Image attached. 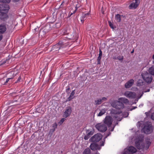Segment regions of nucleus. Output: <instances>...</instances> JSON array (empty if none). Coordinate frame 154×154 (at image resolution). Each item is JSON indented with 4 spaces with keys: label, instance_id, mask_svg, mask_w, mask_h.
Masks as SVG:
<instances>
[{
    "label": "nucleus",
    "instance_id": "obj_1",
    "mask_svg": "<svg viewBox=\"0 0 154 154\" xmlns=\"http://www.w3.org/2000/svg\"><path fill=\"white\" fill-rule=\"evenodd\" d=\"M119 100H115L112 103V106L114 108L118 109H123L125 107L123 103L125 104L129 103V100L125 97H120L118 99Z\"/></svg>",
    "mask_w": 154,
    "mask_h": 154
},
{
    "label": "nucleus",
    "instance_id": "obj_2",
    "mask_svg": "<svg viewBox=\"0 0 154 154\" xmlns=\"http://www.w3.org/2000/svg\"><path fill=\"white\" fill-rule=\"evenodd\" d=\"M67 45V43L65 42L60 41L58 44L54 45L51 48V50L54 52H55L56 53H58L59 49L61 48H63L66 47Z\"/></svg>",
    "mask_w": 154,
    "mask_h": 154
},
{
    "label": "nucleus",
    "instance_id": "obj_3",
    "mask_svg": "<svg viewBox=\"0 0 154 154\" xmlns=\"http://www.w3.org/2000/svg\"><path fill=\"white\" fill-rule=\"evenodd\" d=\"M141 75L142 78L146 82L149 84L152 82L153 78L152 76L147 72H145L143 73Z\"/></svg>",
    "mask_w": 154,
    "mask_h": 154
},
{
    "label": "nucleus",
    "instance_id": "obj_4",
    "mask_svg": "<svg viewBox=\"0 0 154 154\" xmlns=\"http://www.w3.org/2000/svg\"><path fill=\"white\" fill-rule=\"evenodd\" d=\"M95 128L99 131L105 132L107 130V126L103 123H99L95 125Z\"/></svg>",
    "mask_w": 154,
    "mask_h": 154
},
{
    "label": "nucleus",
    "instance_id": "obj_5",
    "mask_svg": "<svg viewBox=\"0 0 154 154\" xmlns=\"http://www.w3.org/2000/svg\"><path fill=\"white\" fill-rule=\"evenodd\" d=\"M143 130L144 133L148 134L151 133L152 131V124L150 123H146L144 126Z\"/></svg>",
    "mask_w": 154,
    "mask_h": 154
},
{
    "label": "nucleus",
    "instance_id": "obj_6",
    "mask_svg": "<svg viewBox=\"0 0 154 154\" xmlns=\"http://www.w3.org/2000/svg\"><path fill=\"white\" fill-rule=\"evenodd\" d=\"M104 142L105 140L100 142V146H99L97 143H91L90 146V147L91 149L93 150H100L101 149V146L104 145Z\"/></svg>",
    "mask_w": 154,
    "mask_h": 154
},
{
    "label": "nucleus",
    "instance_id": "obj_7",
    "mask_svg": "<svg viewBox=\"0 0 154 154\" xmlns=\"http://www.w3.org/2000/svg\"><path fill=\"white\" fill-rule=\"evenodd\" d=\"M102 137V136L101 134L97 133L92 137L90 140L93 142H97L101 139Z\"/></svg>",
    "mask_w": 154,
    "mask_h": 154
},
{
    "label": "nucleus",
    "instance_id": "obj_8",
    "mask_svg": "<svg viewBox=\"0 0 154 154\" xmlns=\"http://www.w3.org/2000/svg\"><path fill=\"white\" fill-rule=\"evenodd\" d=\"M112 117L109 116H106L104 120L103 123L109 127L112 124Z\"/></svg>",
    "mask_w": 154,
    "mask_h": 154
},
{
    "label": "nucleus",
    "instance_id": "obj_9",
    "mask_svg": "<svg viewBox=\"0 0 154 154\" xmlns=\"http://www.w3.org/2000/svg\"><path fill=\"white\" fill-rule=\"evenodd\" d=\"M124 95L125 97L131 99H134L136 96V94L135 92L130 91H126L124 93Z\"/></svg>",
    "mask_w": 154,
    "mask_h": 154
},
{
    "label": "nucleus",
    "instance_id": "obj_10",
    "mask_svg": "<svg viewBox=\"0 0 154 154\" xmlns=\"http://www.w3.org/2000/svg\"><path fill=\"white\" fill-rule=\"evenodd\" d=\"M9 8L8 5L5 4H0V12H8Z\"/></svg>",
    "mask_w": 154,
    "mask_h": 154
},
{
    "label": "nucleus",
    "instance_id": "obj_11",
    "mask_svg": "<svg viewBox=\"0 0 154 154\" xmlns=\"http://www.w3.org/2000/svg\"><path fill=\"white\" fill-rule=\"evenodd\" d=\"M137 151V149L134 147L133 146H130L125 150L123 154H130V153H134L136 152Z\"/></svg>",
    "mask_w": 154,
    "mask_h": 154
},
{
    "label": "nucleus",
    "instance_id": "obj_12",
    "mask_svg": "<svg viewBox=\"0 0 154 154\" xmlns=\"http://www.w3.org/2000/svg\"><path fill=\"white\" fill-rule=\"evenodd\" d=\"M135 2H132L129 5L130 9H136L140 3V0H135Z\"/></svg>",
    "mask_w": 154,
    "mask_h": 154
},
{
    "label": "nucleus",
    "instance_id": "obj_13",
    "mask_svg": "<svg viewBox=\"0 0 154 154\" xmlns=\"http://www.w3.org/2000/svg\"><path fill=\"white\" fill-rule=\"evenodd\" d=\"M72 112L71 108L70 106H68L64 113L63 117L67 118L69 116Z\"/></svg>",
    "mask_w": 154,
    "mask_h": 154
},
{
    "label": "nucleus",
    "instance_id": "obj_14",
    "mask_svg": "<svg viewBox=\"0 0 154 154\" xmlns=\"http://www.w3.org/2000/svg\"><path fill=\"white\" fill-rule=\"evenodd\" d=\"M70 33V29L68 26L62 30L61 34L62 35H66L69 34Z\"/></svg>",
    "mask_w": 154,
    "mask_h": 154
},
{
    "label": "nucleus",
    "instance_id": "obj_15",
    "mask_svg": "<svg viewBox=\"0 0 154 154\" xmlns=\"http://www.w3.org/2000/svg\"><path fill=\"white\" fill-rule=\"evenodd\" d=\"M0 19L3 20H6L8 18V16L7 15L8 12H0Z\"/></svg>",
    "mask_w": 154,
    "mask_h": 154
},
{
    "label": "nucleus",
    "instance_id": "obj_16",
    "mask_svg": "<svg viewBox=\"0 0 154 154\" xmlns=\"http://www.w3.org/2000/svg\"><path fill=\"white\" fill-rule=\"evenodd\" d=\"M141 140H138L135 142V146L139 149H142L144 148V145H140Z\"/></svg>",
    "mask_w": 154,
    "mask_h": 154
},
{
    "label": "nucleus",
    "instance_id": "obj_17",
    "mask_svg": "<svg viewBox=\"0 0 154 154\" xmlns=\"http://www.w3.org/2000/svg\"><path fill=\"white\" fill-rule=\"evenodd\" d=\"M107 98L105 97H103L100 99H97L95 101V104L96 105L100 104L104 101H106Z\"/></svg>",
    "mask_w": 154,
    "mask_h": 154
},
{
    "label": "nucleus",
    "instance_id": "obj_18",
    "mask_svg": "<svg viewBox=\"0 0 154 154\" xmlns=\"http://www.w3.org/2000/svg\"><path fill=\"white\" fill-rule=\"evenodd\" d=\"M134 80L133 79H131L127 82L125 85V87L126 88H130L134 84Z\"/></svg>",
    "mask_w": 154,
    "mask_h": 154
},
{
    "label": "nucleus",
    "instance_id": "obj_19",
    "mask_svg": "<svg viewBox=\"0 0 154 154\" xmlns=\"http://www.w3.org/2000/svg\"><path fill=\"white\" fill-rule=\"evenodd\" d=\"M7 28L6 25L4 24H0V33L3 34L6 31Z\"/></svg>",
    "mask_w": 154,
    "mask_h": 154
},
{
    "label": "nucleus",
    "instance_id": "obj_20",
    "mask_svg": "<svg viewBox=\"0 0 154 154\" xmlns=\"http://www.w3.org/2000/svg\"><path fill=\"white\" fill-rule=\"evenodd\" d=\"M76 9H75V11H74L73 13H72L70 14H69V16L68 17H67V14L66 13H62L60 14V17L63 19H65V18H67L68 17H70L71 16L72 14H74L75 13L77 9V7L76 6Z\"/></svg>",
    "mask_w": 154,
    "mask_h": 154
},
{
    "label": "nucleus",
    "instance_id": "obj_21",
    "mask_svg": "<svg viewBox=\"0 0 154 154\" xmlns=\"http://www.w3.org/2000/svg\"><path fill=\"white\" fill-rule=\"evenodd\" d=\"M90 13L89 12L87 13H83L82 16L80 17L81 22L82 23H84V21L86 20L87 16Z\"/></svg>",
    "mask_w": 154,
    "mask_h": 154
},
{
    "label": "nucleus",
    "instance_id": "obj_22",
    "mask_svg": "<svg viewBox=\"0 0 154 154\" xmlns=\"http://www.w3.org/2000/svg\"><path fill=\"white\" fill-rule=\"evenodd\" d=\"M20 98V96L17 95L13 100H10L8 102V104L10 105L13 104L15 102H17L18 100Z\"/></svg>",
    "mask_w": 154,
    "mask_h": 154
},
{
    "label": "nucleus",
    "instance_id": "obj_23",
    "mask_svg": "<svg viewBox=\"0 0 154 154\" xmlns=\"http://www.w3.org/2000/svg\"><path fill=\"white\" fill-rule=\"evenodd\" d=\"M87 134L85 135L84 137V139L85 140H87L90 137V136L93 134V133L91 131H87Z\"/></svg>",
    "mask_w": 154,
    "mask_h": 154
},
{
    "label": "nucleus",
    "instance_id": "obj_24",
    "mask_svg": "<svg viewBox=\"0 0 154 154\" xmlns=\"http://www.w3.org/2000/svg\"><path fill=\"white\" fill-rule=\"evenodd\" d=\"M75 94V90H73L71 93L69 97L68 98L67 101H70L73 99L74 97V95Z\"/></svg>",
    "mask_w": 154,
    "mask_h": 154
},
{
    "label": "nucleus",
    "instance_id": "obj_25",
    "mask_svg": "<svg viewBox=\"0 0 154 154\" xmlns=\"http://www.w3.org/2000/svg\"><path fill=\"white\" fill-rule=\"evenodd\" d=\"M144 84L145 82L143 81L142 80L139 79L137 82V85L138 86H142L143 85H144Z\"/></svg>",
    "mask_w": 154,
    "mask_h": 154
},
{
    "label": "nucleus",
    "instance_id": "obj_26",
    "mask_svg": "<svg viewBox=\"0 0 154 154\" xmlns=\"http://www.w3.org/2000/svg\"><path fill=\"white\" fill-rule=\"evenodd\" d=\"M151 143V142L149 140H148L146 141V144L145 146H144V148H145L146 149H147L149 148V146L150 145Z\"/></svg>",
    "mask_w": 154,
    "mask_h": 154
},
{
    "label": "nucleus",
    "instance_id": "obj_27",
    "mask_svg": "<svg viewBox=\"0 0 154 154\" xmlns=\"http://www.w3.org/2000/svg\"><path fill=\"white\" fill-rule=\"evenodd\" d=\"M149 72L151 75H154V66H152L149 68Z\"/></svg>",
    "mask_w": 154,
    "mask_h": 154
},
{
    "label": "nucleus",
    "instance_id": "obj_28",
    "mask_svg": "<svg viewBox=\"0 0 154 154\" xmlns=\"http://www.w3.org/2000/svg\"><path fill=\"white\" fill-rule=\"evenodd\" d=\"M115 19L118 22H120L121 21V16L119 14H117L115 16Z\"/></svg>",
    "mask_w": 154,
    "mask_h": 154
},
{
    "label": "nucleus",
    "instance_id": "obj_29",
    "mask_svg": "<svg viewBox=\"0 0 154 154\" xmlns=\"http://www.w3.org/2000/svg\"><path fill=\"white\" fill-rule=\"evenodd\" d=\"M106 112V110L105 109H102L100 112L98 114V116H101L104 114Z\"/></svg>",
    "mask_w": 154,
    "mask_h": 154
},
{
    "label": "nucleus",
    "instance_id": "obj_30",
    "mask_svg": "<svg viewBox=\"0 0 154 154\" xmlns=\"http://www.w3.org/2000/svg\"><path fill=\"white\" fill-rule=\"evenodd\" d=\"M83 154H91V150L89 148L86 149L84 151Z\"/></svg>",
    "mask_w": 154,
    "mask_h": 154
},
{
    "label": "nucleus",
    "instance_id": "obj_31",
    "mask_svg": "<svg viewBox=\"0 0 154 154\" xmlns=\"http://www.w3.org/2000/svg\"><path fill=\"white\" fill-rule=\"evenodd\" d=\"M49 26H46V28H45L43 29V31L45 33L48 32L50 30L49 29Z\"/></svg>",
    "mask_w": 154,
    "mask_h": 154
},
{
    "label": "nucleus",
    "instance_id": "obj_32",
    "mask_svg": "<svg viewBox=\"0 0 154 154\" xmlns=\"http://www.w3.org/2000/svg\"><path fill=\"white\" fill-rule=\"evenodd\" d=\"M11 0H0V2L3 3H9L10 2Z\"/></svg>",
    "mask_w": 154,
    "mask_h": 154
},
{
    "label": "nucleus",
    "instance_id": "obj_33",
    "mask_svg": "<svg viewBox=\"0 0 154 154\" xmlns=\"http://www.w3.org/2000/svg\"><path fill=\"white\" fill-rule=\"evenodd\" d=\"M147 87L146 86V88H144V86H143V92H149L150 91V89L149 88L146 89V87Z\"/></svg>",
    "mask_w": 154,
    "mask_h": 154
},
{
    "label": "nucleus",
    "instance_id": "obj_34",
    "mask_svg": "<svg viewBox=\"0 0 154 154\" xmlns=\"http://www.w3.org/2000/svg\"><path fill=\"white\" fill-rule=\"evenodd\" d=\"M101 56H99L97 59V64H99L100 63V60L101 58Z\"/></svg>",
    "mask_w": 154,
    "mask_h": 154
},
{
    "label": "nucleus",
    "instance_id": "obj_35",
    "mask_svg": "<svg viewBox=\"0 0 154 154\" xmlns=\"http://www.w3.org/2000/svg\"><path fill=\"white\" fill-rule=\"evenodd\" d=\"M14 77V76L13 75H12L11 77L8 78V79H7L6 80V81H5V84H6V83L8 82L10 80L12 79Z\"/></svg>",
    "mask_w": 154,
    "mask_h": 154
},
{
    "label": "nucleus",
    "instance_id": "obj_36",
    "mask_svg": "<svg viewBox=\"0 0 154 154\" xmlns=\"http://www.w3.org/2000/svg\"><path fill=\"white\" fill-rule=\"evenodd\" d=\"M108 23L110 27L112 29H114L113 24L110 21H109Z\"/></svg>",
    "mask_w": 154,
    "mask_h": 154
},
{
    "label": "nucleus",
    "instance_id": "obj_37",
    "mask_svg": "<svg viewBox=\"0 0 154 154\" xmlns=\"http://www.w3.org/2000/svg\"><path fill=\"white\" fill-rule=\"evenodd\" d=\"M65 120V118H62L59 122V123L60 125H61Z\"/></svg>",
    "mask_w": 154,
    "mask_h": 154
},
{
    "label": "nucleus",
    "instance_id": "obj_38",
    "mask_svg": "<svg viewBox=\"0 0 154 154\" xmlns=\"http://www.w3.org/2000/svg\"><path fill=\"white\" fill-rule=\"evenodd\" d=\"M117 58L119 60H122L123 59V57L122 56H119Z\"/></svg>",
    "mask_w": 154,
    "mask_h": 154
},
{
    "label": "nucleus",
    "instance_id": "obj_39",
    "mask_svg": "<svg viewBox=\"0 0 154 154\" xmlns=\"http://www.w3.org/2000/svg\"><path fill=\"white\" fill-rule=\"evenodd\" d=\"M55 128H53L51 129L50 132L49 133V134H50V133H51V134H52L53 132H54L55 131Z\"/></svg>",
    "mask_w": 154,
    "mask_h": 154
},
{
    "label": "nucleus",
    "instance_id": "obj_40",
    "mask_svg": "<svg viewBox=\"0 0 154 154\" xmlns=\"http://www.w3.org/2000/svg\"><path fill=\"white\" fill-rule=\"evenodd\" d=\"M143 92L142 93V94L140 96H139V95H140V94H139L138 96V99H140L142 97V96H143Z\"/></svg>",
    "mask_w": 154,
    "mask_h": 154
},
{
    "label": "nucleus",
    "instance_id": "obj_41",
    "mask_svg": "<svg viewBox=\"0 0 154 154\" xmlns=\"http://www.w3.org/2000/svg\"><path fill=\"white\" fill-rule=\"evenodd\" d=\"M57 124L56 123H55L53 125V127L54 128H55V129L57 128Z\"/></svg>",
    "mask_w": 154,
    "mask_h": 154
},
{
    "label": "nucleus",
    "instance_id": "obj_42",
    "mask_svg": "<svg viewBox=\"0 0 154 154\" xmlns=\"http://www.w3.org/2000/svg\"><path fill=\"white\" fill-rule=\"evenodd\" d=\"M151 118L152 120H154V112L152 114L151 116Z\"/></svg>",
    "mask_w": 154,
    "mask_h": 154
},
{
    "label": "nucleus",
    "instance_id": "obj_43",
    "mask_svg": "<svg viewBox=\"0 0 154 154\" xmlns=\"http://www.w3.org/2000/svg\"><path fill=\"white\" fill-rule=\"evenodd\" d=\"M102 51L100 49H99V56H102Z\"/></svg>",
    "mask_w": 154,
    "mask_h": 154
},
{
    "label": "nucleus",
    "instance_id": "obj_44",
    "mask_svg": "<svg viewBox=\"0 0 154 154\" xmlns=\"http://www.w3.org/2000/svg\"><path fill=\"white\" fill-rule=\"evenodd\" d=\"M3 35L1 33H0V41H1L3 38Z\"/></svg>",
    "mask_w": 154,
    "mask_h": 154
},
{
    "label": "nucleus",
    "instance_id": "obj_45",
    "mask_svg": "<svg viewBox=\"0 0 154 154\" xmlns=\"http://www.w3.org/2000/svg\"><path fill=\"white\" fill-rule=\"evenodd\" d=\"M21 79V76H19V77L18 78V79L17 80V82H19L20 80Z\"/></svg>",
    "mask_w": 154,
    "mask_h": 154
},
{
    "label": "nucleus",
    "instance_id": "obj_46",
    "mask_svg": "<svg viewBox=\"0 0 154 154\" xmlns=\"http://www.w3.org/2000/svg\"><path fill=\"white\" fill-rule=\"evenodd\" d=\"M137 108V107L136 106H134V107H133V108H132L130 110H132L133 109H135L136 108Z\"/></svg>",
    "mask_w": 154,
    "mask_h": 154
},
{
    "label": "nucleus",
    "instance_id": "obj_47",
    "mask_svg": "<svg viewBox=\"0 0 154 154\" xmlns=\"http://www.w3.org/2000/svg\"><path fill=\"white\" fill-rule=\"evenodd\" d=\"M111 134V133L110 132H109V134L107 135L106 136L105 138H106L107 137L109 136V135Z\"/></svg>",
    "mask_w": 154,
    "mask_h": 154
},
{
    "label": "nucleus",
    "instance_id": "obj_48",
    "mask_svg": "<svg viewBox=\"0 0 154 154\" xmlns=\"http://www.w3.org/2000/svg\"><path fill=\"white\" fill-rule=\"evenodd\" d=\"M34 30L35 31H37L38 30V28H35L34 29Z\"/></svg>",
    "mask_w": 154,
    "mask_h": 154
},
{
    "label": "nucleus",
    "instance_id": "obj_49",
    "mask_svg": "<svg viewBox=\"0 0 154 154\" xmlns=\"http://www.w3.org/2000/svg\"><path fill=\"white\" fill-rule=\"evenodd\" d=\"M14 2H18L20 1V0H13Z\"/></svg>",
    "mask_w": 154,
    "mask_h": 154
},
{
    "label": "nucleus",
    "instance_id": "obj_50",
    "mask_svg": "<svg viewBox=\"0 0 154 154\" xmlns=\"http://www.w3.org/2000/svg\"><path fill=\"white\" fill-rule=\"evenodd\" d=\"M134 52V50H133L131 52V53H132Z\"/></svg>",
    "mask_w": 154,
    "mask_h": 154
},
{
    "label": "nucleus",
    "instance_id": "obj_51",
    "mask_svg": "<svg viewBox=\"0 0 154 154\" xmlns=\"http://www.w3.org/2000/svg\"><path fill=\"white\" fill-rule=\"evenodd\" d=\"M69 88H68V89H66V92H67V91L69 90Z\"/></svg>",
    "mask_w": 154,
    "mask_h": 154
},
{
    "label": "nucleus",
    "instance_id": "obj_52",
    "mask_svg": "<svg viewBox=\"0 0 154 154\" xmlns=\"http://www.w3.org/2000/svg\"><path fill=\"white\" fill-rule=\"evenodd\" d=\"M113 130L114 128L112 129L111 130V131H113Z\"/></svg>",
    "mask_w": 154,
    "mask_h": 154
},
{
    "label": "nucleus",
    "instance_id": "obj_53",
    "mask_svg": "<svg viewBox=\"0 0 154 154\" xmlns=\"http://www.w3.org/2000/svg\"><path fill=\"white\" fill-rule=\"evenodd\" d=\"M95 154H100V153L99 152H96Z\"/></svg>",
    "mask_w": 154,
    "mask_h": 154
},
{
    "label": "nucleus",
    "instance_id": "obj_54",
    "mask_svg": "<svg viewBox=\"0 0 154 154\" xmlns=\"http://www.w3.org/2000/svg\"><path fill=\"white\" fill-rule=\"evenodd\" d=\"M117 120L118 121H120L121 120V119H120L119 120L118 119H117Z\"/></svg>",
    "mask_w": 154,
    "mask_h": 154
},
{
    "label": "nucleus",
    "instance_id": "obj_55",
    "mask_svg": "<svg viewBox=\"0 0 154 154\" xmlns=\"http://www.w3.org/2000/svg\"><path fill=\"white\" fill-rule=\"evenodd\" d=\"M115 118H117V117L116 116H115Z\"/></svg>",
    "mask_w": 154,
    "mask_h": 154
},
{
    "label": "nucleus",
    "instance_id": "obj_56",
    "mask_svg": "<svg viewBox=\"0 0 154 154\" xmlns=\"http://www.w3.org/2000/svg\"><path fill=\"white\" fill-rule=\"evenodd\" d=\"M153 63L154 64V60H153Z\"/></svg>",
    "mask_w": 154,
    "mask_h": 154
},
{
    "label": "nucleus",
    "instance_id": "obj_57",
    "mask_svg": "<svg viewBox=\"0 0 154 154\" xmlns=\"http://www.w3.org/2000/svg\"><path fill=\"white\" fill-rule=\"evenodd\" d=\"M15 105V104H13V105Z\"/></svg>",
    "mask_w": 154,
    "mask_h": 154
}]
</instances>
